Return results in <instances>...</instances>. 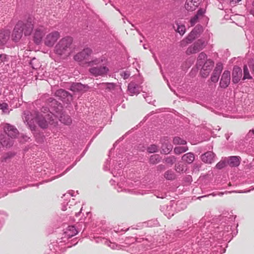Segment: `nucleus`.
<instances>
[{
  "label": "nucleus",
  "mask_w": 254,
  "mask_h": 254,
  "mask_svg": "<svg viewBox=\"0 0 254 254\" xmlns=\"http://www.w3.org/2000/svg\"><path fill=\"white\" fill-rule=\"evenodd\" d=\"M41 113H35L33 118L31 114H27L25 120L30 126L36 122L41 128H46L49 124L56 126L58 123L57 117L46 108H43Z\"/></svg>",
  "instance_id": "nucleus-1"
},
{
  "label": "nucleus",
  "mask_w": 254,
  "mask_h": 254,
  "mask_svg": "<svg viewBox=\"0 0 254 254\" xmlns=\"http://www.w3.org/2000/svg\"><path fill=\"white\" fill-rule=\"evenodd\" d=\"M92 53V50L90 48L84 49L82 51L78 53L74 56V59L78 62L84 63L88 66L98 65L103 62V59L102 57L92 59L89 61L90 57Z\"/></svg>",
  "instance_id": "nucleus-2"
},
{
  "label": "nucleus",
  "mask_w": 254,
  "mask_h": 254,
  "mask_svg": "<svg viewBox=\"0 0 254 254\" xmlns=\"http://www.w3.org/2000/svg\"><path fill=\"white\" fill-rule=\"evenodd\" d=\"M73 39L67 36L62 38L55 47V53L60 56H67L72 50Z\"/></svg>",
  "instance_id": "nucleus-3"
},
{
  "label": "nucleus",
  "mask_w": 254,
  "mask_h": 254,
  "mask_svg": "<svg viewBox=\"0 0 254 254\" xmlns=\"http://www.w3.org/2000/svg\"><path fill=\"white\" fill-rule=\"evenodd\" d=\"M102 58L103 59V62L98 65L91 66L89 69V72L93 76H104L107 74L109 71L107 65L104 63L105 61V59Z\"/></svg>",
  "instance_id": "nucleus-4"
},
{
  "label": "nucleus",
  "mask_w": 254,
  "mask_h": 254,
  "mask_svg": "<svg viewBox=\"0 0 254 254\" xmlns=\"http://www.w3.org/2000/svg\"><path fill=\"white\" fill-rule=\"evenodd\" d=\"M206 45L207 42L206 40L203 38H200L189 47L186 51V53L188 55L195 54L204 48Z\"/></svg>",
  "instance_id": "nucleus-5"
},
{
  "label": "nucleus",
  "mask_w": 254,
  "mask_h": 254,
  "mask_svg": "<svg viewBox=\"0 0 254 254\" xmlns=\"http://www.w3.org/2000/svg\"><path fill=\"white\" fill-rule=\"evenodd\" d=\"M60 37V33L57 31L48 34L44 39V44L49 47H52Z\"/></svg>",
  "instance_id": "nucleus-6"
},
{
  "label": "nucleus",
  "mask_w": 254,
  "mask_h": 254,
  "mask_svg": "<svg viewBox=\"0 0 254 254\" xmlns=\"http://www.w3.org/2000/svg\"><path fill=\"white\" fill-rule=\"evenodd\" d=\"M47 28L43 26H36L34 29L33 40L37 44L41 43L43 36L47 32Z\"/></svg>",
  "instance_id": "nucleus-7"
},
{
  "label": "nucleus",
  "mask_w": 254,
  "mask_h": 254,
  "mask_svg": "<svg viewBox=\"0 0 254 254\" xmlns=\"http://www.w3.org/2000/svg\"><path fill=\"white\" fill-rule=\"evenodd\" d=\"M214 65V63L210 60H207L202 65L200 74L203 77H206L209 74Z\"/></svg>",
  "instance_id": "nucleus-8"
},
{
  "label": "nucleus",
  "mask_w": 254,
  "mask_h": 254,
  "mask_svg": "<svg viewBox=\"0 0 254 254\" xmlns=\"http://www.w3.org/2000/svg\"><path fill=\"white\" fill-rule=\"evenodd\" d=\"M23 22L18 21L15 25L12 35V39L15 41H18L21 39L23 34L22 26Z\"/></svg>",
  "instance_id": "nucleus-9"
},
{
  "label": "nucleus",
  "mask_w": 254,
  "mask_h": 254,
  "mask_svg": "<svg viewBox=\"0 0 254 254\" xmlns=\"http://www.w3.org/2000/svg\"><path fill=\"white\" fill-rule=\"evenodd\" d=\"M4 131L8 137L11 138H16L18 133V130L14 126L6 124L3 127Z\"/></svg>",
  "instance_id": "nucleus-10"
},
{
  "label": "nucleus",
  "mask_w": 254,
  "mask_h": 254,
  "mask_svg": "<svg viewBox=\"0 0 254 254\" xmlns=\"http://www.w3.org/2000/svg\"><path fill=\"white\" fill-rule=\"evenodd\" d=\"M203 28L201 26H196L187 36L189 42H192L196 38L198 37L202 32Z\"/></svg>",
  "instance_id": "nucleus-11"
},
{
  "label": "nucleus",
  "mask_w": 254,
  "mask_h": 254,
  "mask_svg": "<svg viewBox=\"0 0 254 254\" xmlns=\"http://www.w3.org/2000/svg\"><path fill=\"white\" fill-rule=\"evenodd\" d=\"M230 82V72L225 70L223 73L220 81V86L222 88H226Z\"/></svg>",
  "instance_id": "nucleus-12"
},
{
  "label": "nucleus",
  "mask_w": 254,
  "mask_h": 254,
  "mask_svg": "<svg viewBox=\"0 0 254 254\" xmlns=\"http://www.w3.org/2000/svg\"><path fill=\"white\" fill-rule=\"evenodd\" d=\"M242 76V69L238 66H235L232 72V81L237 83L240 80Z\"/></svg>",
  "instance_id": "nucleus-13"
},
{
  "label": "nucleus",
  "mask_w": 254,
  "mask_h": 254,
  "mask_svg": "<svg viewBox=\"0 0 254 254\" xmlns=\"http://www.w3.org/2000/svg\"><path fill=\"white\" fill-rule=\"evenodd\" d=\"M0 142L3 146L10 147L13 144V139L4 134L0 135Z\"/></svg>",
  "instance_id": "nucleus-14"
},
{
  "label": "nucleus",
  "mask_w": 254,
  "mask_h": 254,
  "mask_svg": "<svg viewBox=\"0 0 254 254\" xmlns=\"http://www.w3.org/2000/svg\"><path fill=\"white\" fill-rule=\"evenodd\" d=\"M204 12V10H203L202 9H200L197 11L196 14L192 17L190 19V26H194L198 22L199 19L202 18Z\"/></svg>",
  "instance_id": "nucleus-15"
},
{
  "label": "nucleus",
  "mask_w": 254,
  "mask_h": 254,
  "mask_svg": "<svg viewBox=\"0 0 254 254\" xmlns=\"http://www.w3.org/2000/svg\"><path fill=\"white\" fill-rule=\"evenodd\" d=\"M214 154L211 151H208L201 155V159L203 162L206 163L211 164L214 162Z\"/></svg>",
  "instance_id": "nucleus-16"
},
{
  "label": "nucleus",
  "mask_w": 254,
  "mask_h": 254,
  "mask_svg": "<svg viewBox=\"0 0 254 254\" xmlns=\"http://www.w3.org/2000/svg\"><path fill=\"white\" fill-rule=\"evenodd\" d=\"M198 0H187L185 3V8L188 11H193L198 6Z\"/></svg>",
  "instance_id": "nucleus-17"
},
{
  "label": "nucleus",
  "mask_w": 254,
  "mask_h": 254,
  "mask_svg": "<svg viewBox=\"0 0 254 254\" xmlns=\"http://www.w3.org/2000/svg\"><path fill=\"white\" fill-rule=\"evenodd\" d=\"M55 94L62 100L65 99V98H67V101L72 100V96L68 92L64 89H59L57 90Z\"/></svg>",
  "instance_id": "nucleus-18"
},
{
  "label": "nucleus",
  "mask_w": 254,
  "mask_h": 254,
  "mask_svg": "<svg viewBox=\"0 0 254 254\" xmlns=\"http://www.w3.org/2000/svg\"><path fill=\"white\" fill-rule=\"evenodd\" d=\"M33 29V25L30 21H27L26 23H23L22 26L23 33L24 32L25 35H29L31 34L32 31Z\"/></svg>",
  "instance_id": "nucleus-19"
},
{
  "label": "nucleus",
  "mask_w": 254,
  "mask_h": 254,
  "mask_svg": "<svg viewBox=\"0 0 254 254\" xmlns=\"http://www.w3.org/2000/svg\"><path fill=\"white\" fill-rule=\"evenodd\" d=\"M128 91L129 94L131 96H133L139 93V87L137 84L134 82H130L128 85Z\"/></svg>",
  "instance_id": "nucleus-20"
},
{
  "label": "nucleus",
  "mask_w": 254,
  "mask_h": 254,
  "mask_svg": "<svg viewBox=\"0 0 254 254\" xmlns=\"http://www.w3.org/2000/svg\"><path fill=\"white\" fill-rule=\"evenodd\" d=\"M10 31L8 30L0 31V45L4 44L9 39Z\"/></svg>",
  "instance_id": "nucleus-21"
},
{
  "label": "nucleus",
  "mask_w": 254,
  "mask_h": 254,
  "mask_svg": "<svg viewBox=\"0 0 254 254\" xmlns=\"http://www.w3.org/2000/svg\"><path fill=\"white\" fill-rule=\"evenodd\" d=\"M194 155L192 152H189L183 155L182 157L183 161L187 164H191L194 160Z\"/></svg>",
  "instance_id": "nucleus-22"
},
{
  "label": "nucleus",
  "mask_w": 254,
  "mask_h": 254,
  "mask_svg": "<svg viewBox=\"0 0 254 254\" xmlns=\"http://www.w3.org/2000/svg\"><path fill=\"white\" fill-rule=\"evenodd\" d=\"M86 86L80 83H74L72 84L70 87V90L73 92H79L85 90Z\"/></svg>",
  "instance_id": "nucleus-23"
},
{
  "label": "nucleus",
  "mask_w": 254,
  "mask_h": 254,
  "mask_svg": "<svg viewBox=\"0 0 254 254\" xmlns=\"http://www.w3.org/2000/svg\"><path fill=\"white\" fill-rule=\"evenodd\" d=\"M228 163L231 167L238 166L240 163V158L237 156H232L229 159Z\"/></svg>",
  "instance_id": "nucleus-24"
},
{
  "label": "nucleus",
  "mask_w": 254,
  "mask_h": 254,
  "mask_svg": "<svg viewBox=\"0 0 254 254\" xmlns=\"http://www.w3.org/2000/svg\"><path fill=\"white\" fill-rule=\"evenodd\" d=\"M188 150H189V147L187 146H178L174 148V152L177 155H179L187 151Z\"/></svg>",
  "instance_id": "nucleus-25"
},
{
  "label": "nucleus",
  "mask_w": 254,
  "mask_h": 254,
  "mask_svg": "<svg viewBox=\"0 0 254 254\" xmlns=\"http://www.w3.org/2000/svg\"><path fill=\"white\" fill-rule=\"evenodd\" d=\"M207 56L203 53H200L197 58V65L201 66L206 61Z\"/></svg>",
  "instance_id": "nucleus-26"
},
{
  "label": "nucleus",
  "mask_w": 254,
  "mask_h": 254,
  "mask_svg": "<svg viewBox=\"0 0 254 254\" xmlns=\"http://www.w3.org/2000/svg\"><path fill=\"white\" fill-rule=\"evenodd\" d=\"M59 120L63 124L66 125H69L71 123V119L68 115H62L59 118Z\"/></svg>",
  "instance_id": "nucleus-27"
},
{
  "label": "nucleus",
  "mask_w": 254,
  "mask_h": 254,
  "mask_svg": "<svg viewBox=\"0 0 254 254\" xmlns=\"http://www.w3.org/2000/svg\"><path fill=\"white\" fill-rule=\"evenodd\" d=\"M173 143L175 145H186L187 142L179 136H175L173 138Z\"/></svg>",
  "instance_id": "nucleus-28"
},
{
  "label": "nucleus",
  "mask_w": 254,
  "mask_h": 254,
  "mask_svg": "<svg viewBox=\"0 0 254 254\" xmlns=\"http://www.w3.org/2000/svg\"><path fill=\"white\" fill-rule=\"evenodd\" d=\"M172 145L170 144H164L162 146L161 152L164 154H168L172 150Z\"/></svg>",
  "instance_id": "nucleus-29"
},
{
  "label": "nucleus",
  "mask_w": 254,
  "mask_h": 254,
  "mask_svg": "<svg viewBox=\"0 0 254 254\" xmlns=\"http://www.w3.org/2000/svg\"><path fill=\"white\" fill-rule=\"evenodd\" d=\"M165 178L169 180H173L175 179L176 175L172 171H167L165 173Z\"/></svg>",
  "instance_id": "nucleus-30"
},
{
  "label": "nucleus",
  "mask_w": 254,
  "mask_h": 254,
  "mask_svg": "<svg viewBox=\"0 0 254 254\" xmlns=\"http://www.w3.org/2000/svg\"><path fill=\"white\" fill-rule=\"evenodd\" d=\"M160 160V157L158 154H154L150 157V162L152 164L158 163Z\"/></svg>",
  "instance_id": "nucleus-31"
},
{
  "label": "nucleus",
  "mask_w": 254,
  "mask_h": 254,
  "mask_svg": "<svg viewBox=\"0 0 254 254\" xmlns=\"http://www.w3.org/2000/svg\"><path fill=\"white\" fill-rule=\"evenodd\" d=\"M243 70H244L243 80H245L246 79H252V76L250 74L249 69L247 65L244 66Z\"/></svg>",
  "instance_id": "nucleus-32"
},
{
  "label": "nucleus",
  "mask_w": 254,
  "mask_h": 254,
  "mask_svg": "<svg viewBox=\"0 0 254 254\" xmlns=\"http://www.w3.org/2000/svg\"><path fill=\"white\" fill-rule=\"evenodd\" d=\"M175 170L178 173L185 172V166L184 164L178 163L175 165Z\"/></svg>",
  "instance_id": "nucleus-33"
},
{
  "label": "nucleus",
  "mask_w": 254,
  "mask_h": 254,
  "mask_svg": "<svg viewBox=\"0 0 254 254\" xmlns=\"http://www.w3.org/2000/svg\"><path fill=\"white\" fill-rule=\"evenodd\" d=\"M176 160V158L174 156H171L165 158V161L166 164L172 165Z\"/></svg>",
  "instance_id": "nucleus-34"
},
{
  "label": "nucleus",
  "mask_w": 254,
  "mask_h": 254,
  "mask_svg": "<svg viewBox=\"0 0 254 254\" xmlns=\"http://www.w3.org/2000/svg\"><path fill=\"white\" fill-rule=\"evenodd\" d=\"M177 31L180 35H183L186 32L185 25L177 24Z\"/></svg>",
  "instance_id": "nucleus-35"
},
{
  "label": "nucleus",
  "mask_w": 254,
  "mask_h": 254,
  "mask_svg": "<svg viewBox=\"0 0 254 254\" xmlns=\"http://www.w3.org/2000/svg\"><path fill=\"white\" fill-rule=\"evenodd\" d=\"M220 73L213 71L211 77V80L213 82H217L218 81Z\"/></svg>",
  "instance_id": "nucleus-36"
},
{
  "label": "nucleus",
  "mask_w": 254,
  "mask_h": 254,
  "mask_svg": "<svg viewBox=\"0 0 254 254\" xmlns=\"http://www.w3.org/2000/svg\"><path fill=\"white\" fill-rule=\"evenodd\" d=\"M158 147L157 146L154 144L151 145L147 148V151L149 153H154L158 151Z\"/></svg>",
  "instance_id": "nucleus-37"
},
{
  "label": "nucleus",
  "mask_w": 254,
  "mask_h": 254,
  "mask_svg": "<svg viewBox=\"0 0 254 254\" xmlns=\"http://www.w3.org/2000/svg\"><path fill=\"white\" fill-rule=\"evenodd\" d=\"M223 69V64L221 63H218L216 64V67L214 70V71L221 73Z\"/></svg>",
  "instance_id": "nucleus-38"
},
{
  "label": "nucleus",
  "mask_w": 254,
  "mask_h": 254,
  "mask_svg": "<svg viewBox=\"0 0 254 254\" xmlns=\"http://www.w3.org/2000/svg\"><path fill=\"white\" fill-rule=\"evenodd\" d=\"M0 110H1L3 113H7L8 110V105L5 103L0 104Z\"/></svg>",
  "instance_id": "nucleus-39"
},
{
  "label": "nucleus",
  "mask_w": 254,
  "mask_h": 254,
  "mask_svg": "<svg viewBox=\"0 0 254 254\" xmlns=\"http://www.w3.org/2000/svg\"><path fill=\"white\" fill-rule=\"evenodd\" d=\"M225 166H226V163H225V162H224V161H220L219 162H218L216 164V167L217 169H221L223 168L224 167H225Z\"/></svg>",
  "instance_id": "nucleus-40"
},
{
  "label": "nucleus",
  "mask_w": 254,
  "mask_h": 254,
  "mask_svg": "<svg viewBox=\"0 0 254 254\" xmlns=\"http://www.w3.org/2000/svg\"><path fill=\"white\" fill-rule=\"evenodd\" d=\"M190 43H191V42H189V41L188 40V37H187V38L186 39H185L181 41L180 45L182 47H185L188 44H190Z\"/></svg>",
  "instance_id": "nucleus-41"
},
{
  "label": "nucleus",
  "mask_w": 254,
  "mask_h": 254,
  "mask_svg": "<svg viewBox=\"0 0 254 254\" xmlns=\"http://www.w3.org/2000/svg\"><path fill=\"white\" fill-rule=\"evenodd\" d=\"M6 59V55L4 54L0 55V61L1 63L4 62Z\"/></svg>",
  "instance_id": "nucleus-42"
},
{
  "label": "nucleus",
  "mask_w": 254,
  "mask_h": 254,
  "mask_svg": "<svg viewBox=\"0 0 254 254\" xmlns=\"http://www.w3.org/2000/svg\"><path fill=\"white\" fill-rule=\"evenodd\" d=\"M241 0H230V2L231 4L235 5L236 3H238Z\"/></svg>",
  "instance_id": "nucleus-43"
},
{
  "label": "nucleus",
  "mask_w": 254,
  "mask_h": 254,
  "mask_svg": "<svg viewBox=\"0 0 254 254\" xmlns=\"http://www.w3.org/2000/svg\"><path fill=\"white\" fill-rule=\"evenodd\" d=\"M124 79H126L127 78H128V77L129 76V74L126 73V72H124ZM122 75L123 76V75L122 74Z\"/></svg>",
  "instance_id": "nucleus-44"
},
{
  "label": "nucleus",
  "mask_w": 254,
  "mask_h": 254,
  "mask_svg": "<svg viewBox=\"0 0 254 254\" xmlns=\"http://www.w3.org/2000/svg\"><path fill=\"white\" fill-rule=\"evenodd\" d=\"M61 108H62V106H60V105H58V107L57 108V110H56V112L58 113V112H59L61 110Z\"/></svg>",
  "instance_id": "nucleus-45"
},
{
  "label": "nucleus",
  "mask_w": 254,
  "mask_h": 254,
  "mask_svg": "<svg viewBox=\"0 0 254 254\" xmlns=\"http://www.w3.org/2000/svg\"><path fill=\"white\" fill-rule=\"evenodd\" d=\"M252 132L253 134H254V129H251L249 131V133Z\"/></svg>",
  "instance_id": "nucleus-46"
},
{
  "label": "nucleus",
  "mask_w": 254,
  "mask_h": 254,
  "mask_svg": "<svg viewBox=\"0 0 254 254\" xmlns=\"http://www.w3.org/2000/svg\"><path fill=\"white\" fill-rule=\"evenodd\" d=\"M251 13L252 14H253V15H254V9H252V10H251Z\"/></svg>",
  "instance_id": "nucleus-47"
},
{
  "label": "nucleus",
  "mask_w": 254,
  "mask_h": 254,
  "mask_svg": "<svg viewBox=\"0 0 254 254\" xmlns=\"http://www.w3.org/2000/svg\"><path fill=\"white\" fill-rule=\"evenodd\" d=\"M251 68H252V69L253 70V73L254 74V64L252 65Z\"/></svg>",
  "instance_id": "nucleus-48"
},
{
  "label": "nucleus",
  "mask_w": 254,
  "mask_h": 254,
  "mask_svg": "<svg viewBox=\"0 0 254 254\" xmlns=\"http://www.w3.org/2000/svg\"><path fill=\"white\" fill-rule=\"evenodd\" d=\"M56 102H56V101H55V100L53 101H52V105H54V104H56Z\"/></svg>",
  "instance_id": "nucleus-49"
},
{
  "label": "nucleus",
  "mask_w": 254,
  "mask_h": 254,
  "mask_svg": "<svg viewBox=\"0 0 254 254\" xmlns=\"http://www.w3.org/2000/svg\"><path fill=\"white\" fill-rule=\"evenodd\" d=\"M253 6L254 7V0L253 2Z\"/></svg>",
  "instance_id": "nucleus-50"
},
{
  "label": "nucleus",
  "mask_w": 254,
  "mask_h": 254,
  "mask_svg": "<svg viewBox=\"0 0 254 254\" xmlns=\"http://www.w3.org/2000/svg\"><path fill=\"white\" fill-rule=\"evenodd\" d=\"M102 84H103H103H107V85H109V84H109V83H105V84L103 83Z\"/></svg>",
  "instance_id": "nucleus-51"
}]
</instances>
